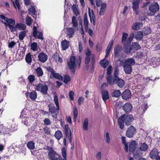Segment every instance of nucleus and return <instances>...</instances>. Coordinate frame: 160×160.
<instances>
[{"label": "nucleus", "instance_id": "nucleus-8", "mask_svg": "<svg viewBox=\"0 0 160 160\" xmlns=\"http://www.w3.org/2000/svg\"><path fill=\"white\" fill-rule=\"evenodd\" d=\"M136 130L133 126H131L128 128L126 132V136L128 138H131L135 134Z\"/></svg>", "mask_w": 160, "mask_h": 160}, {"label": "nucleus", "instance_id": "nucleus-18", "mask_svg": "<svg viewBox=\"0 0 160 160\" xmlns=\"http://www.w3.org/2000/svg\"><path fill=\"white\" fill-rule=\"evenodd\" d=\"M95 56L94 54H92L91 56V61L90 65V72H93L94 69V64L95 63Z\"/></svg>", "mask_w": 160, "mask_h": 160}, {"label": "nucleus", "instance_id": "nucleus-52", "mask_svg": "<svg viewBox=\"0 0 160 160\" xmlns=\"http://www.w3.org/2000/svg\"><path fill=\"white\" fill-rule=\"evenodd\" d=\"M4 24L6 27H9L10 29L12 32H13L15 30V28H14V26L12 25L11 24H9L8 23V22H4Z\"/></svg>", "mask_w": 160, "mask_h": 160}, {"label": "nucleus", "instance_id": "nucleus-61", "mask_svg": "<svg viewBox=\"0 0 160 160\" xmlns=\"http://www.w3.org/2000/svg\"><path fill=\"white\" fill-rule=\"evenodd\" d=\"M72 22L73 24V26L74 27H76L78 26L77 21L76 20V17L75 16H73L72 18Z\"/></svg>", "mask_w": 160, "mask_h": 160}, {"label": "nucleus", "instance_id": "nucleus-21", "mask_svg": "<svg viewBox=\"0 0 160 160\" xmlns=\"http://www.w3.org/2000/svg\"><path fill=\"white\" fill-rule=\"evenodd\" d=\"M158 154V150L157 149L154 148L150 153V157L152 159H154L157 157Z\"/></svg>", "mask_w": 160, "mask_h": 160}, {"label": "nucleus", "instance_id": "nucleus-56", "mask_svg": "<svg viewBox=\"0 0 160 160\" xmlns=\"http://www.w3.org/2000/svg\"><path fill=\"white\" fill-rule=\"evenodd\" d=\"M151 60L152 63H155L157 64H158L159 63L160 58L158 57H153L152 58Z\"/></svg>", "mask_w": 160, "mask_h": 160}, {"label": "nucleus", "instance_id": "nucleus-33", "mask_svg": "<svg viewBox=\"0 0 160 160\" xmlns=\"http://www.w3.org/2000/svg\"><path fill=\"white\" fill-rule=\"evenodd\" d=\"M122 143L124 145V148L126 152H128V146L127 142L125 140V138L124 137H122Z\"/></svg>", "mask_w": 160, "mask_h": 160}, {"label": "nucleus", "instance_id": "nucleus-40", "mask_svg": "<svg viewBox=\"0 0 160 160\" xmlns=\"http://www.w3.org/2000/svg\"><path fill=\"white\" fill-rule=\"evenodd\" d=\"M122 47L119 45H118L114 48V53L115 55L117 56L118 55L119 52L122 49Z\"/></svg>", "mask_w": 160, "mask_h": 160}, {"label": "nucleus", "instance_id": "nucleus-7", "mask_svg": "<svg viewBox=\"0 0 160 160\" xmlns=\"http://www.w3.org/2000/svg\"><path fill=\"white\" fill-rule=\"evenodd\" d=\"M85 62L86 65L87 70H88L89 68V63L90 60L91 53L90 50L88 49L85 52Z\"/></svg>", "mask_w": 160, "mask_h": 160}, {"label": "nucleus", "instance_id": "nucleus-1", "mask_svg": "<svg viewBox=\"0 0 160 160\" xmlns=\"http://www.w3.org/2000/svg\"><path fill=\"white\" fill-rule=\"evenodd\" d=\"M133 116L131 115H128L127 116L123 115L119 118L118 120V124L120 128L123 129L124 128V123H125L126 125L128 126L130 125L132 122L133 120Z\"/></svg>", "mask_w": 160, "mask_h": 160}, {"label": "nucleus", "instance_id": "nucleus-9", "mask_svg": "<svg viewBox=\"0 0 160 160\" xmlns=\"http://www.w3.org/2000/svg\"><path fill=\"white\" fill-rule=\"evenodd\" d=\"M33 37L41 40L43 39L42 32L39 31H38L37 27L36 26H34L33 27Z\"/></svg>", "mask_w": 160, "mask_h": 160}, {"label": "nucleus", "instance_id": "nucleus-43", "mask_svg": "<svg viewBox=\"0 0 160 160\" xmlns=\"http://www.w3.org/2000/svg\"><path fill=\"white\" fill-rule=\"evenodd\" d=\"M88 119L86 118L84 120L83 125V129L84 130H87L88 129Z\"/></svg>", "mask_w": 160, "mask_h": 160}, {"label": "nucleus", "instance_id": "nucleus-12", "mask_svg": "<svg viewBox=\"0 0 160 160\" xmlns=\"http://www.w3.org/2000/svg\"><path fill=\"white\" fill-rule=\"evenodd\" d=\"M38 57L39 61L42 63L45 62L48 58V56L43 52L39 53Z\"/></svg>", "mask_w": 160, "mask_h": 160}, {"label": "nucleus", "instance_id": "nucleus-24", "mask_svg": "<svg viewBox=\"0 0 160 160\" xmlns=\"http://www.w3.org/2000/svg\"><path fill=\"white\" fill-rule=\"evenodd\" d=\"M137 144V143L136 141H131L129 144V150L131 152H133L136 149Z\"/></svg>", "mask_w": 160, "mask_h": 160}, {"label": "nucleus", "instance_id": "nucleus-5", "mask_svg": "<svg viewBox=\"0 0 160 160\" xmlns=\"http://www.w3.org/2000/svg\"><path fill=\"white\" fill-rule=\"evenodd\" d=\"M69 69L73 73L75 72V70L76 68V57L74 56L71 57L69 61L68 62Z\"/></svg>", "mask_w": 160, "mask_h": 160}, {"label": "nucleus", "instance_id": "nucleus-26", "mask_svg": "<svg viewBox=\"0 0 160 160\" xmlns=\"http://www.w3.org/2000/svg\"><path fill=\"white\" fill-rule=\"evenodd\" d=\"M109 63V61L108 60L104 58L100 61L99 63L102 67L105 68L108 65Z\"/></svg>", "mask_w": 160, "mask_h": 160}, {"label": "nucleus", "instance_id": "nucleus-55", "mask_svg": "<svg viewBox=\"0 0 160 160\" xmlns=\"http://www.w3.org/2000/svg\"><path fill=\"white\" fill-rule=\"evenodd\" d=\"M104 139L106 143H109L110 142V138L108 132H107L104 136Z\"/></svg>", "mask_w": 160, "mask_h": 160}, {"label": "nucleus", "instance_id": "nucleus-39", "mask_svg": "<svg viewBox=\"0 0 160 160\" xmlns=\"http://www.w3.org/2000/svg\"><path fill=\"white\" fill-rule=\"evenodd\" d=\"M55 136L58 140H59L62 137V132L59 130L57 131L55 133Z\"/></svg>", "mask_w": 160, "mask_h": 160}, {"label": "nucleus", "instance_id": "nucleus-36", "mask_svg": "<svg viewBox=\"0 0 160 160\" xmlns=\"http://www.w3.org/2000/svg\"><path fill=\"white\" fill-rule=\"evenodd\" d=\"M30 8L28 9L29 13L32 16L34 17V15H35L36 12L35 9L33 6H30Z\"/></svg>", "mask_w": 160, "mask_h": 160}, {"label": "nucleus", "instance_id": "nucleus-30", "mask_svg": "<svg viewBox=\"0 0 160 160\" xmlns=\"http://www.w3.org/2000/svg\"><path fill=\"white\" fill-rule=\"evenodd\" d=\"M106 79L108 83L109 84H112L115 82V79L114 78L112 79V76L110 75L107 76Z\"/></svg>", "mask_w": 160, "mask_h": 160}, {"label": "nucleus", "instance_id": "nucleus-22", "mask_svg": "<svg viewBox=\"0 0 160 160\" xmlns=\"http://www.w3.org/2000/svg\"><path fill=\"white\" fill-rule=\"evenodd\" d=\"M14 28H15L14 32L16 31L17 29L23 30L26 28V26L22 23H17L15 26H14Z\"/></svg>", "mask_w": 160, "mask_h": 160}, {"label": "nucleus", "instance_id": "nucleus-28", "mask_svg": "<svg viewBox=\"0 0 160 160\" xmlns=\"http://www.w3.org/2000/svg\"><path fill=\"white\" fill-rule=\"evenodd\" d=\"M107 4L106 3H103L102 5L99 14L100 16L103 15L106 8Z\"/></svg>", "mask_w": 160, "mask_h": 160}, {"label": "nucleus", "instance_id": "nucleus-6", "mask_svg": "<svg viewBox=\"0 0 160 160\" xmlns=\"http://www.w3.org/2000/svg\"><path fill=\"white\" fill-rule=\"evenodd\" d=\"M48 88L47 85L40 83L36 86V90L41 92L43 94H47Z\"/></svg>", "mask_w": 160, "mask_h": 160}, {"label": "nucleus", "instance_id": "nucleus-4", "mask_svg": "<svg viewBox=\"0 0 160 160\" xmlns=\"http://www.w3.org/2000/svg\"><path fill=\"white\" fill-rule=\"evenodd\" d=\"M149 9L150 12L148 14V15L150 16H153L155 12L159 10V5L157 2H154L150 5Z\"/></svg>", "mask_w": 160, "mask_h": 160}, {"label": "nucleus", "instance_id": "nucleus-31", "mask_svg": "<svg viewBox=\"0 0 160 160\" xmlns=\"http://www.w3.org/2000/svg\"><path fill=\"white\" fill-rule=\"evenodd\" d=\"M51 76L53 77L54 78L58 79L59 80H62L63 78L58 73H56L55 71H54L52 74L51 75Z\"/></svg>", "mask_w": 160, "mask_h": 160}, {"label": "nucleus", "instance_id": "nucleus-45", "mask_svg": "<svg viewBox=\"0 0 160 160\" xmlns=\"http://www.w3.org/2000/svg\"><path fill=\"white\" fill-rule=\"evenodd\" d=\"M65 132L67 137L69 135H71V130L68 128V126L65 125Z\"/></svg>", "mask_w": 160, "mask_h": 160}, {"label": "nucleus", "instance_id": "nucleus-49", "mask_svg": "<svg viewBox=\"0 0 160 160\" xmlns=\"http://www.w3.org/2000/svg\"><path fill=\"white\" fill-rule=\"evenodd\" d=\"M62 154L63 159L62 160H67V154L66 151L65 149L64 148H62Z\"/></svg>", "mask_w": 160, "mask_h": 160}, {"label": "nucleus", "instance_id": "nucleus-17", "mask_svg": "<svg viewBox=\"0 0 160 160\" xmlns=\"http://www.w3.org/2000/svg\"><path fill=\"white\" fill-rule=\"evenodd\" d=\"M115 82H116L117 86L119 88H122L125 85V82L123 79L119 78H117V79H115Z\"/></svg>", "mask_w": 160, "mask_h": 160}, {"label": "nucleus", "instance_id": "nucleus-57", "mask_svg": "<svg viewBox=\"0 0 160 160\" xmlns=\"http://www.w3.org/2000/svg\"><path fill=\"white\" fill-rule=\"evenodd\" d=\"M6 21L9 24H11L13 26H14L15 24V21L14 20L11 18L6 19Z\"/></svg>", "mask_w": 160, "mask_h": 160}, {"label": "nucleus", "instance_id": "nucleus-14", "mask_svg": "<svg viewBox=\"0 0 160 160\" xmlns=\"http://www.w3.org/2000/svg\"><path fill=\"white\" fill-rule=\"evenodd\" d=\"M122 98L125 100L129 99L131 97V92L128 89H127L124 91L121 95Z\"/></svg>", "mask_w": 160, "mask_h": 160}, {"label": "nucleus", "instance_id": "nucleus-23", "mask_svg": "<svg viewBox=\"0 0 160 160\" xmlns=\"http://www.w3.org/2000/svg\"><path fill=\"white\" fill-rule=\"evenodd\" d=\"M122 66L123 68V69L124 72L127 74H130L132 71V67L130 65H128L123 64Z\"/></svg>", "mask_w": 160, "mask_h": 160}, {"label": "nucleus", "instance_id": "nucleus-37", "mask_svg": "<svg viewBox=\"0 0 160 160\" xmlns=\"http://www.w3.org/2000/svg\"><path fill=\"white\" fill-rule=\"evenodd\" d=\"M30 98L33 100H35L37 97V93L35 91L31 92L29 94Z\"/></svg>", "mask_w": 160, "mask_h": 160}, {"label": "nucleus", "instance_id": "nucleus-38", "mask_svg": "<svg viewBox=\"0 0 160 160\" xmlns=\"http://www.w3.org/2000/svg\"><path fill=\"white\" fill-rule=\"evenodd\" d=\"M27 147L30 150H33L35 148V143L33 141L28 142L27 145Z\"/></svg>", "mask_w": 160, "mask_h": 160}, {"label": "nucleus", "instance_id": "nucleus-34", "mask_svg": "<svg viewBox=\"0 0 160 160\" xmlns=\"http://www.w3.org/2000/svg\"><path fill=\"white\" fill-rule=\"evenodd\" d=\"M124 51L125 53L128 54L131 51L133 52L131 46L129 47L127 45H124Z\"/></svg>", "mask_w": 160, "mask_h": 160}, {"label": "nucleus", "instance_id": "nucleus-62", "mask_svg": "<svg viewBox=\"0 0 160 160\" xmlns=\"http://www.w3.org/2000/svg\"><path fill=\"white\" fill-rule=\"evenodd\" d=\"M28 79L30 83L33 82L35 80V77L32 75H29L28 77Z\"/></svg>", "mask_w": 160, "mask_h": 160}, {"label": "nucleus", "instance_id": "nucleus-32", "mask_svg": "<svg viewBox=\"0 0 160 160\" xmlns=\"http://www.w3.org/2000/svg\"><path fill=\"white\" fill-rule=\"evenodd\" d=\"M143 35L142 32H138L135 34L134 37L137 40H141L142 38Z\"/></svg>", "mask_w": 160, "mask_h": 160}, {"label": "nucleus", "instance_id": "nucleus-2", "mask_svg": "<svg viewBox=\"0 0 160 160\" xmlns=\"http://www.w3.org/2000/svg\"><path fill=\"white\" fill-rule=\"evenodd\" d=\"M46 149L48 151V156L49 160H62L60 155L55 151L52 147L48 146Z\"/></svg>", "mask_w": 160, "mask_h": 160}, {"label": "nucleus", "instance_id": "nucleus-51", "mask_svg": "<svg viewBox=\"0 0 160 160\" xmlns=\"http://www.w3.org/2000/svg\"><path fill=\"white\" fill-rule=\"evenodd\" d=\"M4 24L6 27H9L10 29L12 32H13L15 30V28H14V26L12 25L11 24H9L8 23V22H4Z\"/></svg>", "mask_w": 160, "mask_h": 160}, {"label": "nucleus", "instance_id": "nucleus-11", "mask_svg": "<svg viewBox=\"0 0 160 160\" xmlns=\"http://www.w3.org/2000/svg\"><path fill=\"white\" fill-rule=\"evenodd\" d=\"M141 0H136L132 2V8L136 15L138 14L139 4Z\"/></svg>", "mask_w": 160, "mask_h": 160}, {"label": "nucleus", "instance_id": "nucleus-42", "mask_svg": "<svg viewBox=\"0 0 160 160\" xmlns=\"http://www.w3.org/2000/svg\"><path fill=\"white\" fill-rule=\"evenodd\" d=\"M72 9L75 15L77 16L79 14V11L78 8V6L76 4H73L72 6Z\"/></svg>", "mask_w": 160, "mask_h": 160}, {"label": "nucleus", "instance_id": "nucleus-47", "mask_svg": "<svg viewBox=\"0 0 160 160\" xmlns=\"http://www.w3.org/2000/svg\"><path fill=\"white\" fill-rule=\"evenodd\" d=\"M128 37V34L125 32L122 33V42L123 44H125L127 39Z\"/></svg>", "mask_w": 160, "mask_h": 160}, {"label": "nucleus", "instance_id": "nucleus-29", "mask_svg": "<svg viewBox=\"0 0 160 160\" xmlns=\"http://www.w3.org/2000/svg\"><path fill=\"white\" fill-rule=\"evenodd\" d=\"M133 156L134 158L137 159L142 156V153L140 150L137 149L133 152Z\"/></svg>", "mask_w": 160, "mask_h": 160}, {"label": "nucleus", "instance_id": "nucleus-35", "mask_svg": "<svg viewBox=\"0 0 160 160\" xmlns=\"http://www.w3.org/2000/svg\"><path fill=\"white\" fill-rule=\"evenodd\" d=\"M148 148V145L145 142L141 143L140 146V150L142 151H146L147 150Z\"/></svg>", "mask_w": 160, "mask_h": 160}, {"label": "nucleus", "instance_id": "nucleus-48", "mask_svg": "<svg viewBox=\"0 0 160 160\" xmlns=\"http://www.w3.org/2000/svg\"><path fill=\"white\" fill-rule=\"evenodd\" d=\"M26 35V32L25 31L21 32L19 34V38L21 40L23 39Z\"/></svg>", "mask_w": 160, "mask_h": 160}, {"label": "nucleus", "instance_id": "nucleus-54", "mask_svg": "<svg viewBox=\"0 0 160 160\" xmlns=\"http://www.w3.org/2000/svg\"><path fill=\"white\" fill-rule=\"evenodd\" d=\"M73 118L74 119V120L75 122L76 121V120L78 116V110L77 107H74V110L73 112Z\"/></svg>", "mask_w": 160, "mask_h": 160}, {"label": "nucleus", "instance_id": "nucleus-15", "mask_svg": "<svg viewBox=\"0 0 160 160\" xmlns=\"http://www.w3.org/2000/svg\"><path fill=\"white\" fill-rule=\"evenodd\" d=\"M66 34L68 37L69 38L73 37L74 34V29L72 28H67L66 31Z\"/></svg>", "mask_w": 160, "mask_h": 160}, {"label": "nucleus", "instance_id": "nucleus-46", "mask_svg": "<svg viewBox=\"0 0 160 160\" xmlns=\"http://www.w3.org/2000/svg\"><path fill=\"white\" fill-rule=\"evenodd\" d=\"M36 72L38 76H42L43 75L42 70L40 67H39L36 69Z\"/></svg>", "mask_w": 160, "mask_h": 160}, {"label": "nucleus", "instance_id": "nucleus-64", "mask_svg": "<svg viewBox=\"0 0 160 160\" xmlns=\"http://www.w3.org/2000/svg\"><path fill=\"white\" fill-rule=\"evenodd\" d=\"M70 80V78L68 75H65L64 77V82L67 84Z\"/></svg>", "mask_w": 160, "mask_h": 160}, {"label": "nucleus", "instance_id": "nucleus-25", "mask_svg": "<svg viewBox=\"0 0 160 160\" xmlns=\"http://www.w3.org/2000/svg\"><path fill=\"white\" fill-rule=\"evenodd\" d=\"M69 42L64 39L61 42V45L63 50H65L69 47Z\"/></svg>", "mask_w": 160, "mask_h": 160}, {"label": "nucleus", "instance_id": "nucleus-60", "mask_svg": "<svg viewBox=\"0 0 160 160\" xmlns=\"http://www.w3.org/2000/svg\"><path fill=\"white\" fill-rule=\"evenodd\" d=\"M143 31L145 35L149 34L151 33V32L150 28L148 27L147 28H144Z\"/></svg>", "mask_w": 160, "mask_h": 160}, {"label": "nucleus", "instance_id": "nucleus-20", "mask_svg": "<svg viewBox=\"0 0 160 160\" xmlns=\"http://www.w3.org/2000/svg\"><path fill=\"white\" fill-rule=\"evenodd\" d=\"M88 15L90 18V21L92 22V20L93 21V23L95 25V16L93 10H90L89 8H88Z\"/></svg>", "mask_w": 160, "mask_h": 160}, {"label": "nucleus", "instance_id": "nucleus-3", "mask_svg": "<svg viewBox=\"0 0 160 160\" xmlns=\"http://www.w3.org/2000/svg\"><path fill=\"white\" fill-rule=\"evenodd\" d=\"M54 101L57 107L56 108L53 103H50L48 106L49 111L52 114L56 112V110H59L58 97L56 95L54 96Z\"/></svg>", "mask_w": 160, "mask_h": 160}, {"label": "nucleus", "instance_id": "nucleus-10", "mask_svg": "<svg viewBox=\"0 0 160 160\" xmlns=\"http://www.w3.org/2000/svg\"><path fill=\"white\" fill-rule=\"evenodd\" d=\"M11 132L10 129L5 126L3 127L0 131L1 134H2L3 135L6 137L10 136L11 134Z\"/></svg>", "mask_w": 160, "mask_h": 160}, {"label": "nucleus", "instance_id": "nucleus-58", "mask_svg": "<svg viewBox=\"0 0 160 160\" xmlns=\"http://www.w3.org/2000/svg\"><path fill=\"white\" fill-rule=\"evenodd\" d=\"M31 48L34 51H36L38 50L37 43L35 42H33L31 45Z\"/></svg>", "mask_w": 160, "mask_h": 160}, {"label": "nucleus", "instance_id": "nucleus-53", "mask_svg": "<svg viewBox=\"0 0 160 160\" xmlns=\"http://www.w3.org/2000/svg\"><path fill=\"white\" fill-rule=\"evenodd\" d=\"M4 24L6 27H9L10 29L12 32H13L15 30V28H14V26L12 25L11 24H9L8 23V22H4Z\"/></svg>", "mask_w": 160, "mask_h": 160}, {"label": "nucleus", "instance_id": "nucleus-16", "mask_svg": "<svg viewBox=\"0 0 160 160\" xmlns=\"http://www.w3.org/2000/svg\"><path fill=\"white\" fill-rule=\"evenodd\" d=\"M135 60L133 58H130L126 59L124 62L123 64L128 65H130L131 66H132L135 65Z\"/></svg>", "mask_w": 160, "mask_h": 160}, {"label": "nucleus", "instance_id": "nucleus-41", "mask_svg": "<svg viewBox=\"0 0 160 160\" xmlns=\"http://www.w3.org/2000/svg\"><path fill=\"white\" fill-rule=\"evenodd\" d=\"M132 48L133 52H134L135 51L137 50L140 48V46L137 43H133L132 46Z\"/></svg>", "mask_w": 160, "mask_h": 160}, {"label": "nucleus", "instance_id": "nucleus-59", "mask_svg": "<svg viewBox=\"0 0 160 160\" xmlns=\"http://www.w3.org/2000/svg\"><path fill=\"white\" fill-rule=\"evenodd\" d=\"M26 62L28 63H30L32 62L31 55L30 54H28L26 55L25 57Z\"/></svg>", "mask_w": 160, "mask_h": 160}, {"label": "nucleus", "instance_id": "nucleus-50", "mask_svg": "<svg viewBox=\"0 0 160 160\" xmlns=\"http://www.w3.org/2000/svg\"><path fill=\"white\" fill-rule=\"evenodd\" d=\"M32 20L29 16H27L26 18V22L27 25L30 26L32 23Z\"/></svg>", "mask_w": 160, "mask_h": 160}, {"label": "nucleus", "instance_id": "nucleus-19", "mask_svg": "<svg viewBox=\"0 0 160 160\" xmlns=\"http://www.w3.org/2000/svg\"><path fill=\"white\" fill-rule=\"evenodd\" d=\"M122 108L126 112H129L132 109V104L129 102L126 103L123 106Z\"/></svg>", "mask_w": 160, "mask_h": 160}, {"label": "nucleus", "instance_id": "nucleus-27", "mask_svg": "<svg viewBox=\"0 0 160 160\" xmlns=\"http://www.w3.org/2000/svg\"><path fill=\"white\" fill-rule=\"evenodd\" d=\"M142 26V23L135 22L132 25V28L134 30H138L140 29Z\"/></svg>", "mask_w": 160, "mask_h": 160}, {"label": "nucleus", "instance_id": "nucleus-13", "mask_svg": "<svg viewBox=\"0 0 160 160\" xmlns=\"http://www.w3.org/2000/svg\"><path fill=\"white\" fill-rule=\"evenodd\" d=\"M101 94L102 99L106 102V101L109 98V92L106 90H102L101 91Z\"/></svg>", "mask_w": 160, "mask_h": 160}, {"label": "nucleus", "instance_id": "nucleus-63", "mask_svg": "<svg viewBox=\"0 0 160 160\" xmlns=\"http://www.w3.org/2000/svg\"><path fill=\"white\" fill-rule=\"evenodd\" d=\"M13 4L14 7L16 8L17 7L18 8V10H20V6L19 2L18 0H15V2H13Z\"/></svg>", "mask_w": 160, "mask_h": 160}, {"label": "nucleus", "instance_id": "nucleus-44", "mask_svg": "<svg viewBox=\"0 0 160 160\" xmlns=\"http://www.w3.org/2000/svg\"><path fill=\"white\" fill-rule=\"evenodd\" d=\"M121 92L119 90H114L112 92V96L113 97L118 98L120 96Z\"/></svg>", "mask_w": 160, "mask_h": 160}]
</instances>
